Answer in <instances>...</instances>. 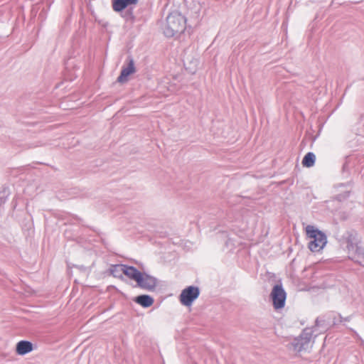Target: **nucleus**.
Masks as SVG:
<instances>
[{
    "label": "nucleus",
    "instance_id": "nucleus-20",
    "mask_svg": "<svg viewBox=\"0 0 364 364\" xmlns=\"http://www.w3.org/2000/svg\"><path fill=\"white\" fill-rule=\"evenodd\" d=\"M315 323H316V326H319V318H317L316 319Z\"/></svg>",
    "mask_w": 364,
    "mask_h": 364
},
{
    "label": "nucleus",
    "instance_id": "nucleus-2",
    "mask_svg": "<svg viewBox=\"0 0 364 364\" xmlns=\"http://www.w3.org/2000/svg\"><path fill=\"white\" fill-rule=\"evenodd\" d=\"M187 26V19L179 11H173L166 17V22L163 30L167 38H178L183 33Z\"/></svg>",
    "mask_w": 364,
    "mask_h": 364
},
{
    "label": "nucleus",
    "instance_id": "nucleus-19",
    "mask_svg": "<svg viewBox=\"0 0 364 364\" xmlns=\"http://www.w3.org/2000/svg\"><path fill=\"white\" fill-rule=\"evenodd\" d=\"M352 185V183L351 181L350 182H348L346 183H340L338 185V187H343V186H351Z\"/></svg>",
    "mask_w": 364,
    "mask_h": 364
},
{
    "label": "nucleus",
    "instance_id": "nucleus-1",
    "mask_svg": "<svg viewBox=\"0 0 364 364\" xmlns=\"http://www.w3.org/2000/svg\"><path fill=\"white\" fill-rule=\"evenodd\" d=\"M109 272L113 277L121 279L124 278V274L136 282L138 287L148 291H154L158 284L156 277L145 272H141L134 266L123 264H112Z\"/></svg>",
    "mask_w": 364,
    "mask_h": 364
},
{
    "label": "nucleus",
    "instance_id": "nucleus-13",
    "mask_svg": "<svg viewBox=\"0 0 364 364\" xmlns=\"http://www.w3.org/2000/svg\"><path fill=\"white\" fill-rule=\"evenodd\" d=\"M316 161V155L313 152H308L303 158L302 165L304 167L313 166Z\"/></svg>",
    "mask_w": 364,
    "mask_h": 364
},
{
    "label": "nucleus",
    "instance_id": "nucleus-12",
    "mask_svg": "<svg viewBox=\"0 0 364 364\" xmlns=\"http://www.w3.org/2000/svg\"><path fill=\"white\" fill-rule=\"evenodd\" d=\"M134 301L144 308H149L153 305L154 299L148 294H141L134 299Z\"/></svg>",
    "mask_w": 364,
    "mask_h": 364
},
{
    "label": "nucleus",
    "instance_id": "nucleus-18",
    "mask_svg": "<svg viewBox=\"0 0 364 364\" xmlns=\"http://www.w3.org/2000/svg\"><path fill=\"white\" fill-rule=\"evenodd\" d=\"M342 169H343V171L345 172V171H348V162L346 161L343 165V167H342Z\"/></svg>",
    "mask_w": 364,
    "mask_h": 364
},
{
    "label": "nucleus",
    "instance_id": "nucleus-7",
    "mask_svg": "<svg viewBox=\"0 0 364 364\" xmlns=\"http://www.w3.org/2000/svg\"><path fill=\"white\" fill-rule=\"evenodd\" d=\"M338 241L341 245H346L348 254H351V250L358 246L359 243L358 233L354 230L346 231L338 238Z\"/></svg>",
    "mask_w": 364,
    "mask_h": 364
},
{
    "label": "nucleus",
    "instance_id": "nucleus-17",
    "mask_svg": "<svg viewBox=\"0 0 364 364\" xmlns=\"http://www.w3.org/2000/svg\"><path fill=\"white\" fill-rule=\"evenodd\" d=\"M338 316H339V318H340L339 322H341V323L343 322V321H350V316L343 318V317L341 316V314H339Z\"/></svg>",
    "mask_w": 364,
    "mask_h": 364
},
{
    "label": "nucleus",
    "instance_id": "nucleus-10",
    "mask_svg": "<svg viewBox=\"0 0 364 364\" xmlns=\"http://www.w3.org/2000/svg\"><path fill=\"white\" fill-rule=\"evenodd\" d=\"M348 255L351 260L364 267V248L358 245L351 250V254Z\"/></svg>",
    "mask_w": 364,
    "mask_h": 364
},
{
    "label": "nucleus",
    "instance_id": "nucleus-4",
    "mask_svg": "<svg viewBox=\"0 0 364 364\" xmlns=\"http://www.w3.org/2000/svg\"><path fill=\"white\" fill-rule=\"evenodd\" d=\"M200 289L197 286H188L183 289L179 296L181 304L185 306H191L193 301L200 296Z\"/></svg>",
    "mask_w": 364,
    "mask_h": 364
},
{
    "label": "nucleus",
    "instance_id": "nucleus-5",
    "mask_svg": "<svg viewBox=\"0 0 364 364\" xmlns=\"http://www.w3.org/2000/svg\"><path fill=\"white\" fill-rule=\"evenodd\" d=\"M270 298L272 301L273 306L276 310L284 307L287 293L282 284H277L273 287L270 294Z\"/></svg>",
    "mask_w": 364,
    "mask_h": 364
},
{
    "label": "nucleus",
    "instance_id": "nucleus-14",
    "mask_svg": "<svg viewBox=\"0 0 364 364\" xmlns=\"http://www.w3.org/2000/svg\"><path fill=\"white\" fill-rule=\"evenodd\" d=\"M121 12H122V14H121L122 17L124 18L126 21L133 22L134 21L135 17L134 15L133 9L129 8V9H124V11H122Z\"/></svg>",
    "mask_w": 364,
    "mask_h": 364
},
{
    "label": "nucleus",
    "instance_id": "nucleus-3",
    "mask_svg": "<svg viewBox=\"0 0 364 364\" xmlns=\"http://www.w3.org/2000/svg\"><path fill=\"white\" fill-rule=\"evenodd\" d=\"M307 236L311 239L308 247L311 252H319L327 243L326 234L313 225H307L306 228Z\"/></svg>",
    "mask_w": 364,
    "mask_h": 364
},
{
    "label": "nucleus",
    "instance_id": "nucleus-6",
    "mask_svg": "<svg viewBox=\"0 0 364 364\" xmlns=\"http://www.w3.org/2000/svg\"><path fill=\"white\" fill-rule=\"evenodd\" d=\"M313 335V330L310 328H304L301 334L294 338L291 343V346L294 350L300 352L303 350H306L311 341Z\"/></svg>",
    "mask_w": 364,
    "mask_h": 364
},
{
    "label": "nucleus",
    "instance_id": "nucleus-16",
    "mask_svg": "<svg viewBox=\"0 0 364 364\" xmlns=\"http://www.w3.org/2000/svg\"><path fill=\"white\" fill-rule=\"evenodd\" d=\"M5 190H3L2 191H0V207L3 205L6 201V196L5 193Z\"/></svg>",
    "mask_w": 364,
    "mask_h": 364
},
{
    "label": "nucleus",
    "instance_id": "nucleus-15",
    "mask_svg": "<svg viewBox=\"0 0 364 364\" xmlns=\"http://www.w3.org/2000/svg\"><path fill=\"white\" fill-rule=\"evenodd\" d=\"M350 191H344L342 193L338 194L335 197V199L339 202L343 201V200H346L350 196Z\"/></svg>",
    "mask_w": 364,
    "mask_h": 364
},
{
    "label": "nucleus",
    "instance_id": "nucleus-11",
    "mask_svg": "<svg viewBox=\"0 0 364 364\" xmlns=\"http://www.w3.org/2000/svg\"><path fill=\"white\" fill-rule=\"evenodd\" d=\"M138 3V0H112V7L117 12L122 11L130 5Z\"/></svg>",
    "mask_w": 364,
    "mask_h": 364
},
{
    "label": "nucleus",
    "instance_id": "nucleus-9",
    "mask_svg": "<svg viewBox=\"0 0 364 364\" xmlns=\"http://www.w3.org/2000/svg\"><path fill=\"white\" fill-rule=\"evenodd\" d=\"M33 350V344L28 341L22 340L18 341L16 346V352L19 355H24Z\"/></svg>",
    "mask_w": 364,
    "mask_h": 364
},
{
    "label": "nucleus",
    "instance_id": "nucleus-8",
    "mask_svg": "<svg viewBox=\"0 0 364 364\" xmlns=\"http://www.w3.org/2000/svg\"><path fill=\"white\" fill-rule=\"evenodd\" d=\"M128 64L122 67L120 75L117 77V82L124 83L128 80V77L136 72L134 61L132 56L127 57Z\"/></svg>",
    "mask_w": 364,
    "mask_h": 364
}]
</instances>
